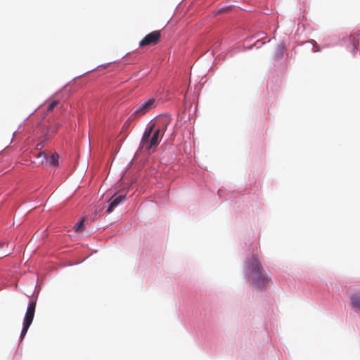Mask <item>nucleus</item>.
I'll use <instances>...</instances> for the list:
<instances>
[{"label":"nucleus","instance_id":"nucleus-3","mask_svg":"<svg viewBox=\"0 0 360 360\" xmlns=\"http://www.w3.org/2000/svg\"><path fill=\"white\" fill-rule=\"evenodd\" d=\"M156 105L157 101L154 98H150L141 101L136 105V109L131 117L134 119L140 117L155 108Z\"/></svg>","mask_w":360,"mask_h":360},{"label":"nucleus","instance_id":"nucleus-14","mask_svg":"<svg viewBox=\"0 0 360 360\" xmlns=\"http://www.w3.org/2000/svg\"><path fill=\"white\" fill-rule=\"evenodd\" d=\"M39 155H40V156H41V155H43V156L46 157V154H45L44 153H39Z\"/></svg>","mask_w":360,"mask_h":360},{"label":"nucleus","instance_id":"nucleus-12","mask_svg":"<svg viewBox=\"0 0 360 360\" xmlns=\"http://www.w3.org/2000/svg\"><path fill=\"white\" fill-rule=\"evenodd\" d=\"M58 104V101H53L51 103H50L47 107V111L51 112L52 111L54 108Z\"/></svg>","mask_w":360,"mask_h":360},{"label":"nucleus","instance_id":"nucleus-11","mask_svg":"<svg viewBox=\"0 0 360 360\" xmlns=\"http://www.w3.org/2000/svg\"><path fill=\"white\" fill-rule=\"evenodd\" d=\"M58 129V127L57 125H53L51 127H50L48 129V134H49V136H51L53 134H54L57 130Z\"/></svg>","mask_w":360,"mask_h":360},{"label":"nucleus","instance_id":"nucleus-8","mask_svg":"<svg viewBox=\"0 0 360 360\" xmlns=\"http://www.w3.org/2000/svg\"><path fill=\"white\" fill-rule=\"evenodd\" d=\"M349 41L352 44V51H355L359 43V39L357 34H352L349 37Z\"/></svg>","mask_w":360,"mask_h":360},{"label":"nucleus","instance_id":"nucleus-13","mask_svg":"<svg viewBox=\"0 0 360 360\" xmlns=\"http://www.w3.org/2000/svg\"><path fill=\"white\" fill-rule=\"evenodd\" d=\"M37 148H41L43 147L42 143H39L37 146Z\"/></svg>","mask_w":360,"mask_h":360},{"label":"nucleus","instance_id":"nucleus-10","mask_svg":"<svg viewBox=\"0 0 360 360\" xmlns=\"http://www.w3.org/2000/svg\"><path fill=\"white\" fill-rule=\"evenodd\" d=\"M84 219L79 221L74 226V229L76 232H81L84 229Z\"/></svg>","mask_w":360,"mask_h":360},{"label":"nucleus","instance_id":"nucleus-5","mask_svg":"<svg viewBox=\"0 0 360 360\" xmlns=\"http://www.w3.org/2000/svg\"><path fill=\"white\" fill-rule=\"evenodd\" d=\"M161 37V32L160 30L153 31L148 34H146L142 40L139 42V46L143 47L147 46H154L156 45Z\"/></svg>","mask_w":360,"mask_h":360},{"label":"nucleus","instance_id":"nucleus-7","mask_svg":"<svg viewBox=\"0 0 360 360\" xmlns=\"http://www.w3.org/2000/svg\"><path fill=\"white\" fill-rule=\"evenodd\" d=\"M351 302L353 308L360 311V292L354 293L351 297Z\"/></svg>","mask_w":360,"mask_h":360},{"label":"nucleus","instance_id":"nucleus-6","mask_svg":"<svg viewBox=\"0 0 360 360\" xmlns=\"http://www.w3.org/2000/svg\"><path fill=\"white\" fill-rule=\"evenodd\" d=\"M126 198L125 195H120L115 198H111V202L109 205L107 212L110 213L113 211L114 208L117 206L122 200H124Z\"/></svg>","mask_w":360,"mask_h":360},{"label":"nucleus","instance_id":"nucleus-1","mask_svg":"<svg viewBox=\"0 0 360 360\" xmlns=\"http://www.w3.org/2000/svg\"><path fill=\"white\" fill-rule=\"evenodd\" d=\"M170 119L166 116L158 117L155 123L151 124L145 131L140 143V149L145 150L148 153L160 143L168 125Z\"/></svg>","mask_w":360,"mask_h":360},{"label":"nucleus","instance_id":"nucleus-2","mask_svg":"<svg viewBox=\"0 0 360 360\" xmlns=\"http://www.w3.org/2000/svg\"><path fill=\"white\" fill-rule=\"evenodd\" d=\"M245 271L251 285L259 290L265 288L271 281L260 261L254 255L247 259Z\"/></svg>","mask_w":360,"mask_h":360},{"label":"nucleus","instance_id":"nucleus-9","mask_svg":"<svg viewBox=\"0 0 360 360\" xmlns=\"http://www.w3.org/2000/svg\"><path fill=\"white\" fill-rule=\"evenodd\" d=\"M59 156L58 154H53L48 158V162L51 165H57L58 162Z\"/></svg>","mask_w":360,"mask_h":360},{"label":"nucleus","instance_id":"nucleus-4","mask_svg":"<svg viewBox=\"0 0 360 360\" xmlns=\"http://www.w3.org/2000/svg\"><path fill=\"white\" fill-rule=\"evenodd\" d=\"M36 309V301L32 300L29 302L25 316L23 321V326L21 332L20 337L23 338L27 333L29 327L32 323Z\"/></svg>","mask_w":360,"mask_h":360}]
</instances>
